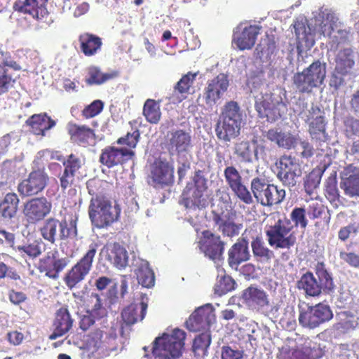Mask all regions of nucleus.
<instances>
[{
	"mask_svg": "<svg viewBox=\"0 0 359 359\" xmlns=\"http://www.w3.org/2000/svg\"><path fill=\"white\" fill-rule=\"evenodd\" d=\"M306 209L294 208L290 214V218L285 215L278 216L274 222L267 224L265 227V234L269 245L274 249L289 250L293 247L297 238L292 231L294 226L305 229L308 225L306 217Z\"/></svg>",
	"mask_w": 359,
	"mask_h": 359,
	"instance_id": "f257e3e1",
	"label": "nucleus"
},
{
	"mask_svg": "<svg viewBox=\"0 0 359 359\" xmlns=\"http://www.w3.org/2000/svg\"><path fill=\"white\" fill-rule=\"evenodd\" d=\"M242 115L236 102H228L215 126L217 138L224 142H230L240 134Z\"/></svg>",
	"mask_w": 359,
	"mask_h": 359,
	"instance_id": "f03ea898",
	"label": "nucleus"
},
{
	"mask_svg": "<svg viewBox=\"0 0 359 359\" xmlns=\"http://www.w3.org/2000/svg\"><path fill=\"white\" fill-rule=\"evenodd\" d=\"M186 333L180 329H175L171 334L163 333L157 337L151 348L156 359H177L182 354Z\"/></svg>",
	"mask_w": 359,
	"mask_h": 359,
	"instance_id": "7ed1b4c3",
	"label": "nucleus"
},
{
	"mask_svg": "<svg viewBox=\"0 0 359 359\" xmlns=\"http://www.w3.org/2000/svg\"><path fill=\"white\" fill-rule=\"evenodd\" d=\"M287 104L286 91L277 88L263 100L257 102L255 109L261 118H266L268 121L275 122L287 113Z\"/></svg>",
	"mask_w": 359,
	"mask_h": 359,
	"instance_id": "20e7f679",
	"label": "nucleus"
},
{
	"mask_svg": "<svg viewBox=\"0 0 359 359\" xmlns=\"http://www.w3.org/2000/svg\"><path fill=\"white\" fill-rule=\"evenodd\" d=\"M57 231L59 239L61 241L76 238L77 218L71 217L69 220L63 219L60 221L55 217H50L44 221L39 229L43 239L52 244L56 241Z\"/></svg>",
	"mask_w": 359,
	"mask_h": 359,
	"instance_id": "39448f33",
	"label": "nucleus"
},
{
	"mask_svg": "<svg viewBox=\"0 0 359 359\" xmlns=\"http://www.w3.org/2000/svg\"><path fill=\"white\" fill-rule=\"evenodd\" d=\"M118 205H112L105 198H92L88 215L92 223L99 229L107 227L116 222L120 216Z\"/></svg>",
	"mask_w": 359,
	"mask_h": 359,
	"instance_id": "423d86ee",
	"label": "nucleus"
},
{
	"mask_svg": "<svg viewBox=\"0 0 359 359\" xmlns=\"http://www.w3.org/2000/svg\"><path fill=\"white\" fill-rule=\"evenodd\" d=\"M98 247V243H91L83 257L65 273L63 280L69 290L76 287L89 274Z\"/></svg>",
	"mask_w": 359,
	"mask_h": 359,
	"instance_id": "0eeeda50",
	"label": "nucleus"
},
{
	"mask_svg": "<svg viewBox=\"0 0 359 359\" xmlns=\"http://www.w3.org/2000/svg\"><path fill=\"white\" fill-rule=\"evenodd\" d=\"M250 189L257 201L263 206L280 204L285 198V191L264 179L256 177L251 181Z\"/></svg>",
	"mask_w": 359,
	"mask_h": 359,
	"instance_id": "6e6552de",
	"label": "nucleus"
},
{
	"mask_svg": "<svg viewBox=\"0 0 359 359\" xmlns=\"http://www.w3.org/2000/svg\"><path fill=\"white\" fill-rule=\"evenodd\" d=\"M232 215L229 202H219L217 208L212 210V220L224 236L235 237L242 229L241 224H237L231 219Z\"/></svg>",
	"mask_w": 359,
	"mask_h": 359,
	"instance_id": "1a4fd4ad",
	"label": "nucleus"
},
{
	"mask_svg": "<svg viewBox=\"0 0 359 359\" xmlns=\"http://www.w3.org/2000/svg\"><path fill=\"white\" fill-rule=\"evenodd\" d=\"M48 182V175L43 169L34 170L18 184L17 189L22 197L33 196L42 192Z\"/></svg>",
	"mask_w": 359,
	"mask_h": 359,
	"instance_id": "9d476101",
	"label": "nucleus"
},
{
	"mask_svg": "<svg viewBox=\"0 0 359 359\" xmlns=\"http://www.w3.org/2000/svg\"><path fill=\"white\" fill-rule=\"evenodd\" d=\"M333 317V313L330 306L322 303L309 306L307 310L301 311L299 316V324L309 329L318 327Z\"/></svg>",
	"mask_w": 359,
	"mask_h": 359,
	"instance_id": "9b49d317",
	"label": "nucleus"
},
{
	"mask_svg": "<svg viewBox=\"0 0 359 359\" xmlns=\"http://www.w3.org/2000/svg\"><path fill=\"white\" fill-rule=\"evenodd\" d=\"M69 259L67 257H61L59 251L54 248L48 252L39 262L38 269L46 276L56 280L60 273L69 265Z\"/></svg>",
	"mask_w": 359,
	"mask_h": 359,
	"instance_id": "f8f14e48",
	"label": "nucleus"
},
{
	"mask_svg": "<svg viewBox=\"0 0 359 359\" xmlns=\"http://www.w3.org/2000/svg\"><path fill=\"white\" fill-rule=\"evenodd\" d=\"M278 179L284 186L293 187L302 174L300 164L290 155L282 156L278 163Z\"/></svg>",
	"mask_w": 359,
	"mask_h": 359,
	"instance_id": "ddd939ff",
	"label": "nucleus"
},
{
	"mask_svg": "<svg viewBox=\"0 0 359 359\" xmlns=\"http://www.w3.org/2000/svg\"><path fill=\"white\" fill-rule=\"evenodd\" d=\"M51 209V202L42 196L28 200L24 204L22 212L29 223L35 224L49 215Z\"/></svg>",
	"mask_w": 359,
	"mask_h": 359,
	"instance_id": "4468645a",
	"label": "nucleus"
},
{
	"mask_svg": "<svg viewBox=\"0 0 359 359\" xmlns=\"http://www.w3.org/2000/svg\"><path fill=\"white\" fill-rule=\"evenodd\" d=\"M224 176L228 186L234 195L245 204H251L253 198L250 191L245 185L243 177L233 166H227L224 171Z\"/></svg>",
	"mask_w": 359,
	"mask_h": 359,
	"instance_id": "2eb2a0df",
	"label": "nucleus"
},
{
	"mask_svg": "<svg viewBox=\"0 0 359 359\" xmlns=\"http://www.w3.org/2000/svg\"><path fill=\"white\" fill-rule=\"evenodd\" d=\"M229 85L228 76L224 74H219L208 81L203 94L205 104L210 107L217 104L227 90Z\"/></svg>",
	"mask_w": 359,
	"mask_h": 359,
	"instance_id": "dca6fc26",
	"label": "nucleus"
},
{
	"mask_svg": "<svg viewBox=\"0 0 359 359\" xmlns=\"http://www.w3.org/2000/svg\"><path fill=\"white\" fill-rule=\"evenodd\" d=\"M135 156L133 150L108 146L103 149L100 155V163L108 168L123 165Z\"/></svg>",
	"mask_w": 359,
	"mask_h": 359,
	"instance_id": "f3484780",
	"label": "nucleus"
},
{
	"mask_svg": "<svg viewBox=\"0 0 359 359\" xmlns=\"http://www.w3.org/2000/svg\"><path fill=\"white\" fill-rule=\"evenodd\" d=\"M198 246L205 255L212 260L219 259L224 250V243L221 240L220 236L209 230L202 232Z\"/></svg>",
	"mask_w": 359,
	"mask_h": 359,
	"instance_id": "a211bd4d",
	"label": "nucleus"
},
{
	"mask_svg": "<svg viewBox=\"0 0 359 359\" xmlns=\"http://www.w3.org/2000/svg\"><path fill=\"white\" fill-rule=\"evenodd\" d=\"M150 177L154 187L168 186L174 180V168L167 161L156 159L151 167Z\"/></svg>",
	"mask_w": 359,
	"mask_h": 359,
	"instance_id": "6ab92c4d",
	"label": "nucleus"
},
{
	"mask_svg": "<svg viewBox=\"0 0 359 359\" xmlns=\"http://www.w3.org/2000/svg\"><path fill=\"white\" fill-rule=\"evenodd\" d=\"M15 11L24 14H29L39 22L50 25L53 20L49 18V12L46 5H39L37 0H18L13 4Z\"/></svg>",
	"mask_w": 359,
	"mask_h": 359,
	"instance_id": "aec40b11",
	"label": "nucleus"
},
{
	"mask_svg": "<svg viewBox=\"0 0 359 359\" xmlns=\"http://www.w3.org/2000/svg\"><path fill=\"white\" fill-rule=\"evenodd\" d=\"M215 316L209 308L201 306L194 311L186 321L187 328L191 332L208 329L215 321Z\"/></svg>",
	"mask_w": 359,
	"mask_h": 359,
	"instance_id": "412c9836",
	"label": "nucleus"
},
{
	"mask_svg": "<svg viewBox=\"0 0 359 359\" xmlns=\"http://www.w3.org/2000/svg\"><path fill=\"white\" fill-rule=\"evenodd\" d=\"M168 146L169 151L172 154H175L177 156H180L187 154L192 147L190 133L182 129L171 131Z\"/></svg>",
	"mask_w": 359,
	"mask_h": 359,
	"instance_id": "4be33fe9",
	"label": "nucleus"
},
{
	"mask_svg": "<svg viewBox=\"0 0 359 359\" xmlns=\"http://www.w3.org/2000/svg\"><path fill=\"white\" fill-rule=\"evenodd\" d=\"M67 132L72 143L83 147L89 146L95 138L94 130L86 125L69 122Z\"/></svg>",
	"mask_w": 359,
	"mask_h": 359,
	"instance_id": "5701e85b",
	"label": "nucleus"
},
{
	"mask_svg": "<svg viewBox=\"0 0 359 359\" xmlns=\"http://www.w3.org/2000/svg\"><path fill=\"white\" fill-rule=\"evenodd\" d=\"M243 302L249 308L259 311L269 305L268 295L263 290L250 286L242 293Z\"/></svg>",
	"mask_w": 359,
	"mask_h": 359,
	"instance_id": "b1692460",
	"label": "nucleus"
},
{
	"mask_svg": "<svg viewBox=\"0 0 359 359\" xmlns=\"http://www.w3.org/2000/svg\"><path fill=\"white\" fill-rule=\"evenodd\" d=\"M259 31L260 27L257 25L245 27L241 32L233 33V43L241 50H250L255 46Z\"/></svg>",
	"mask_w": 359,
	"mask_h": 359,
	"instance_id": "393cba45",
	"label": "nucleus"
},
{
	"mask_svg": "<svg viewBox=\"0 0 359 359\" xmlns=\"http://www.w3.org/2000/svg\"><path fill=\"white\" fill-rule=\"evenodd\" d=\"M73 319L71 318L68 309L65 307L59 309L53 322L54 331L49 336V339L55 340L68 332L73 325Z\"/></svg>",
	"mask_w": 359,
	"mask_h": 359,
	"instance_id": "a878e982",
	"label": "nucleus"
},
{
	"mask_svg": "<svg viewBox=\"0 0 359 359\" xmlns=\"http://www.w3.org/2000/svg\"><path fill=\"white\" fill-rule=\"evenodd\" d=\"M78 41L81 52L86 57L94 56L98 53L103 44L101 37L89 32L81 34Z\"/></svg>",
	"mask_w": 359,
	"mask_h": 359,
	"instance_id": "bb28decb",
	"label": "nucleus"
},
{
	"mask_svg": "<svg viewBox=\"0 0 359 359\" xmlns=\"http://www.w3.org/2000/svg\"><path fill=\"white\" fill-rule=\"evenodd\" d=\"M101 253L111 264L118 269L126 267L128 264L127 251L119 243H114L104 246Z\"/></svg>",
	"mask_w": 359,
	"mask_h": 359,
	"instance_id": "cd10ccee",
	"label": "nucleus"
},
{
	"mask_svg": "<svg viewBox=\"0 0 359 359\" xmlns=\"http://www.w3.org/2000/svg\"><path fill=\"white\" fill-rule=\"evenodd\" d=\"M250 254L248 242L244 239H238L228 252V262L231 267H237L242 262L250 259Z\"/></svg>",
	"mask_w": 359,
	"mask_h": 359,
	"instance_id": "c85d7f7f",
	"label": "nucleus"
},
{
	"mask_svg": "<svg viewBox=\"0 0 359 359\" xmlns=\"http://www.w3.org/2000/svg\"><path fill=\"white\" fill-rule=\"evenodd\" d=\"M26 124L30 128V131L33 134L45 136L46 131L53 128L56 123L46 113H41L31 116L26 121Z\"/></svg>",
	"mask_w": 359,
	"mask_h": 359,
	"instance_id": "c756f323",
	"label": "nucleus"
},
{
	"mask_svg": "<svg viewBox=\"0 0 359 359\" xmlns=\"http://www.w3.org/2000/svg\"><path fill=\"white\" fill-rule=\"evenodd\" d=\"M119 75V72L117 70H111L104 73L97 66H90L87 69V76L85 79V82L89 86H100L109 81L116 79Z\"/></svg>",
	"mask_w": 359,
	"mask_h": 359,
	"instance_id": "7c9ffc66",
	"label": "nucleus"
},
{
	"mask_svg": "<svg viewBox=\"0 0 359 359\" xmlns=\"http://www.w3.org/2000/svg\"><path fill=\"white\" fill-rule=\"evenodd\" d=\"M147 303L141 302L140 304H131L124 308L121 312V318L126 325H132L142 321L146 315Z\"/></svg>",
	"mask_w": 359,
	"mask_h": 359,
	"instance_id": "2f4dec72",
	"label": "nucleus"
},
{
	"mask_svg": "<svg viewBox=\"0 0 359 359\" xmlns=\"http://www.w3.org/2000/svg\"><path fill=\"white\" fill-rule=\"evenodd\" d=\"M196 76L197 73H192L191 72L183 75L175 85L171 99L173 101L176 100L177 102H182L186 99Z\"/></svg>",
	"mask_w": 359,
	"mask_h": 359,
	"instance_id": "473e14b6",
	"label": "nucleus"
},
{
	"mask_svg": "<svg viewBox=\"0 0 359 359\" xmlns=\"http://www.w3.org/2000/svg\"><path fill=\"white\" fill-rule=\"evenodd\" d=\"M19 203L20 199L16 194H6L0 202V217L6 221L15 217Z\"/></svg>",
	"mask_w": 359,
	"mask_h": 359,
	"instance_id": "72a5a7b5",
	"label": "nucleus"
},
{
	"mask_svg": "<svg viewBox=\"0 0 359 359\" xmlns=\"http://www.w3.org/2000/svg\"><path fill=\"white\" fill-rule=\"evenodd\" d=\"M266 138L277 144L279 147L290 149L295 147L297 139L290 133H283L278 129H270L266 133Z\"/></svg>",
	"mask_w": 359,
	"mask_h": 359,
	"instance_id": "f704fd0d",
	"label": "nucleus"
},
{
	"mask_svg": "<svg viewBox=\"0 0 359 359\" xmlns=\"http://www.w3.org/2000/svg\"><path fill=\"white\" fill-rule=\"evenodd\" d=\"M297 287L300 290H304L306 296L315 297H318L321 294L318 283L313 274L310 271L304 273L300 279L297 280Z\"/></svg>",
	"mask_w": 359,
	"mask_h": 359,
	"instance_id": "c9c22d12",
	"label": "nucleus"
},
{
	"mask_svg": "<svg viewBox=\"0 0 359 359\" xmlns=\"http://www.w3.org/2000/svg\"><path fill=\"white\" fill-rule=\"evenodd\" d=\"M335 68L341 74H348L355 65L353 53L351 48L341 50L336 57Z\"/></svg>",
	"mask_w": 359,
	"mask_h": 359,
	"instance_id": "e433bc0d",
	"label": "nucleus"
},
{
	"mask_svg": "<svg viewBox=\"0 0 359 359\" xmlns=\"http://www.w3.org/2000/svg\"><path fill=\"white\" fill-rule=\"evenodd\" d=\"M304 71L308 74L313 88H317L323 83L325 79L326 65L320 60H316L305 68Z\"/></svg>",
	"mask_w": 359,
	"mask_h": 359,
	"instance_id": "4c0bfd02",
	"label": "nucleus"
},
{
	"mask_svg": "<svg viewBox=\"0 0 359 359\" xmlns=\"http://www.w3.org/2000/svg\"><path fill=\"white\" fill-rule=\"evenodd\" d=\"M304 71L308 74L313 88H317L323 83L325 79L326 65L320 60H316L305 68Z\"/></svg>",
	"mask_w": 359,
	"mask_h": 359,
	"instance_id": "58836bf2",
	"label": "nucleus"
},
{
	"mask_svg": "<svg viewBox=\"0 0 359 359\" xmlns=\"http://www.w3.org/2000/svg\"><path fill=\"white\" fill-rule=\"evenodd\" d=\"M258 149L259 147L252 148L248 141H241L235 144L234 154L241 162L251 163L253 158L258 159Z\"/></svg>",
	"mask_w": 359,
	"mask_h": 359,
	"instance_id": "ea45409f",
	"label": "nucleus"
},
{
	"mask_svg": "<svg viewBox=\"0 0 359 359\" xmlns=\"http://www.w3.org/2000/svg\"><path fill=\"white\" fill-rule=\"evenodd\" d=\"M161 100L156 101L154 99H147L144 104L142 114L146 121L151 124H156L161 118L160 108Z\"/></svg>",
	"mask_w": 359,
	"mask_h": 359,
	"instance_id": "a19ab883",
	"label": "nucleus"
},
{
	"mask_svg": "<svg viewBox=\"0 0 359 359\" xmlns=\"http://www.w3.org/2000/svg\"><path fill=\"white\" fill-rule=\"evenodd\" d=\"M316 274L318 278V286L320 293L323 290L326 293L332 292L334 287L333 279L328 273L323 263H318L316 268Z\"/></svg>",
	"mask_w": 359,
	"mask_h": 359,
	"instance_id": "79ce46f5",
	"label": "nucleus"
},
{
	"mask_svg": "<svg viewBox=\"0 0 359 359\" xmlns=\"http://www.w3.org/2000/svg\"><path fill=\"white\" fill-rule=\"evenodd\" d=\"M211 343V335L209 332H203L196 336L192 344V351L195 355L204 356L207 355L208 348Z\"/></svg>",
	"mask_w": 359,
	"mask_h": 359,
	"instance_id": "37998d69",
	"label": "nucleus"
},
{
	"mask_svg": "<svg viewBox=\"0 0 359 359\" xmlns=\"http://www.w3.org/2000/svg\"><path fill=\"white\" fill-rule=\"evenodd\" d=\"M251 248L254 257L259 261H269L273 257V252L266 246L263 238L252 241Z\"/></svg>",
	"mask_w": 359,
	"mask_h": 359,
	"instance_id": "c03bdc74",
	"label": "nucleus"
},
{
	"mask_svg": "<svg viewBox=\"0 0 359 359\" xmlns=\"http://www.w3.org/2000/svg\"><path fill=\"white\" fill-rule=\"evenodd\" d=\"M138 283L144 287H151L155 283L154 273L149 267L148 263L140 266L136 273Z\"/></svg>",
	"mask_w": 359,
	"mask_h": 359,
	"instance_id": "a18cd8bd",
	"label": "nucleus"
},
{
	"mask_svg": "<svg viewBox=\"0 0 359 359\" xmlns=\"http://www.w3.org/2000/svg\"><path fill=\"white\" fill-rule=\"evenodd\" d=\"M294 33L298 46H309L313 44L310 43L311 33L307 30L306 25L302 22L296 21L293 25Z\"/></svg>",
	"mask_w": 359,
	"mask_h": 359,
	"instance_id": "49530a36",
	"label": "nucleus"
},
{
	"mask_svg": "<svg viewBox=\"0 0 359 359\" xmlns=\"http://www.w3.org/2000/svg\"><path fill=\"white\" fill-rule=\"evenodd\" d=\"M184 204L189 208H204L208 205V202L203 192L198 188L193 191L191 196L184 198Z\"/></svg>",
	"mask_w": 359,
	"mask_h": 359,
	"instance_id": "de8ad7c7",
	"label": "nucleus"
},
{
	"mask_svg": "<svg viewBox=\"0 0 359 359\" xmlns=\"http://www.w3.org/2000/svg\"><path fill=\"white\" fill-rule=\"evenodd\" d=\"M292 80L297 89L302 93H311L314 88L304 69L302 72L296 73Z\"/></svg>",
	"mask_w": 359,
	"mask_h": 359,
	"instance_id": "09e8293b",
	"label": "nucleus"
},
{
	"mask_svg": "<svg viewBox=\"0 0 359 359\" xmlns=\"http://www.w3.org/2000/svg\"><path fill=\"white\" fill-rule=\"evenodd\" d=\"M309 132L313 139L320 140L325 134V122L323 116H317L309 123Z\"/></svg>",
	"mask_w": 359,
	"mask_h": 359,
	"instance_id": "8fccbe9b",
	"label": "nucleus"
},
{
	"mask_svg": "<svg viewBox=\"0 0 359 359\" xmlns=\"http://www.w3.org/2000/svg\"><path fill=\"white\" fill-rule=\"evenodd\" d=\"M64 170L74 176L83 165L82 160L76 154H71L62 162Z\"/></svg>",
	"mask_w": 359,
	"mask_h": 359,
	"instance_id": "3c124183",
	"label": "nucleus"
},
{
	"mask_svg": "<svg viewBox=\"0 0 359 359\" xmlns=\"http://www.w3.org/2000/svg\"><path fill=\"white\" fill-rule=\"evenodd\" d=\"M236 282L229 276H224L215 285V292L222 296L235 289Z\"/></svg>",
	"mask_w": 359,
	"mask_h": 359,
	"instance_id": "603ef678",
	"label": "nucleus"
},
{
	"mask_svg": "<svg viewBox=\"0 0 359 359\" xmlns=\"http://www.w3.org/2000/svg\"><path fill=\"white\" fill-rule=\"evenodd\" d=\"M17 250L21 253L22 256L27 255L32 259L36 258L41 254V246L36 242L18 245L17 246Z\"/></svg>",
	"mask_w": 359,
	"mask_h": 359,
	"instance_id": "864d4df0",
	"label": "nucleus"
},
{
	"mask_svg": "<svg viewBox=\"0 0 359 359\" xmlns=\"http://www.w3.org/2000/svg\"><path fill=\"white\" fill-rule=\"evenodd\" d=\"M140 136V131L136 129L133 133H128L126 135L119 137L116 140V143L119 145H126L128 147V149L132 150L136 147Z\"/></svg>",
	"mask_w": 359,
	"mask_h": 359,
	"instance_id": "5fc2aeb1",
	"label": "nucleus"
},
{
	"mask_svg": "<svg viewBox=\"0 0 359 359\" xmlns=\"http://www.w3.org/2000/svg\"><path fill=\"white\" fill-rule=\"evenodd\" d=\"M341 187L350 196H359V177L350 176L341 184Z\"/></svg>",
	"mask_w": 359,
	"mask_h": 359,
	"instance_id": "6e6d98bb",
	"label": "nucleus"
},
{
	"mask_svg": "<svg viewBox=\"0 0 359 359\" xmlns=\"http://www.w3.org/2000/svg\"><path fill=\"white\" fill-rule=\"evenodd\" d=\"M320 182V176L316 171H311L305 177L304 181V186L305 191L309 194L311 195L313 193Z\"/></svg>",
	"mask_w": 359,
	"mask_h": 359,
	"instance_id": "4d7b16f0",
	"label": "nucleus"
},
{
	"mask_svg": "<svg viewBox=\"0 0 359 359\" xmlns=\"http://www.w3.org/2000/svg\"><path fill=\"white\" fill-rule=\"evenodd\" d=\"M104 102L100 100H94L90 104L85 107L81 114L85 118H90L98 115L103 109Z\"/></svg>",
	"mask_w": 359,
	"mask_h": 359,
	"instance_id": "13d9d810",
	"label": "nucleus"
},
{
	"mask_svg": "<svg viewBox=\"0 0 359 359\" xmlns=\"http://www.w3.org/2000/svg\"><path fill=\"white\" fill-rule=\"evenodd\" d=\"M262 238V229L257 223H253L248 226L243 233L239 239H244L248 242L249 239L252 241H257Z\"/></svg>",
	"mask_w": 359,
	"mask_h": 359,
	"instance_id": "bf43d9fd",
	"label": "nucleus"
},
{
	"mask_svg": "<svg viewBox=\"0 0 359 359\" xmlns=\"http://www.w3.org/2000/svg\"><path fill=\"white\" fill-rule=\"evenodd\" d=\"M307 215L311 219H316L322 217L325 214V206L320 202L311 201L306 209Z\"/></svg>",
	"mask_w": 359,
	"mask_h": 359,
	"instance_id": "052dcab7",
	"label": "nucleus"
},
{
	"mask_svg": "<svg viewBox=\"0 0 359 359\" xmlns=\"http://www.w3.org/2000/svg\"><path fill=\"white\" fill-rule=\"evenodd\" d=\"M104 332L100 329H96L89 333L87 336L86 344L90 348L97 350L102 344Z\"/></svg>",
	"mask_w": 359,
	"mask_h": 359,
	"instance_id": "680f3d73",
	"label": "nucleus"
},
{
	"mask_svg": "<svg viewBox=\"0 0 359 359\" xmlns=\"http://www.w3.org/2000/svg\"><path fill=\"white\" fill-rule=\"evenodd\" d=\"M102 181L99 180H92L87 182L88 193L94 196L93 198H104V189L102 187Z\"/></svg>",
	"mask_w": 359,
	"mask_h": 359,
	"instance_id": "e2e57ef3",
	"label": "nucleus"
},
{
	"mask_svg": "<svg viewBox=\"0 0 359 359\" xmlns=\"http://www.w3.org/2000/svg\"><path fill=\"white\" fill-rule=\"evenodd\" d=\"M282 350L287 353H291L293 359H309L308 355L311 351V348L309 347L303 348H290L289 347H283Z\"/></svg>",
	"mask_w": 359,
	"mask_h": 359,
	"instance_id": "0e129e2a",
	"label": "nucleus"
},
{
	"mask_svg": "<svg viewBox=\"0 0 359 359\" xmlns=\"http://www.w3.org/2000/svg\"><path fill=\"white\" fill-rule=\"evenodd\" d=\"M325 195L327 198L334 200L338 196V189L335 177H329L325 186Z\"/></svg>",
	"mask_w": 359,
	"mask_h": 359,
	"instance_id": "69168bd1",
	"label": "nucleus"
},
{
	"mask_svg": "<svg viewBox=\"0 0 359 359\" xmlns=\"http://www.w3.org/2000/svg\"><path fill=\"white\" fill-rule=\"evenodd\" d=\"M243 351L234 350L229 346H224L222 348V359H241L243 357Z\"/></svg>",
	"mask_w": 359,
	"mask_h": 359,
	"instance_id": "338daca9",
	"label": "nucleus"
},
{
	"mask_svg": "<svg viewBox=\"0 0 359 359\" xmlns=\"http://www.w3.org/2000/svg\"><path fill=\"white\" fill-rule=\"evenodd\" d=\"M340 257L351 266L359 268V255L354 252H341L340 253Z\"/></svg>",
	"mask_w": 359,
	"mask_h": 359,
	"instance_id": "774afa93",
	"label": "nucleus"
}]
</instances>
